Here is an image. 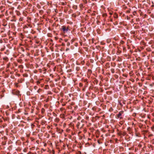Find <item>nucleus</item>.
I'll list each match as a JSON object with an SVG mask.
<instances>
[{
    "mask_svg": "<svg viewBox=\"0 0 154 154\" xmlns=\"http://www.w3.org/2000/svg\"><path fill=\"white\" fill-rule=\"evenodd\" d=\"M123 111H121L118 114L116 115L117 119H122V117L121 116L122 115L123 113Z\"/></svg>",
    "mask_w": 154,
    "mask_h": 154,
    "instance_id": "1",
    "label": "nucleus"
},
{
    "mask_svg": "<svg viewBox=\"0 0 154 154\" xmlns=\"http://www.w3.org/2000/svg\"><path fill=\"white\" fill-rule=\"evenodd\" d=\"M62 29L63 30V31L64 32H67L68 30V28L67 27H66L64 26H62Z\"/></svg>",
    "mask_w": 154,
    "mask_h": 154,
    "instance_id": "2",
    "label": "nucleus"
},
{
    "mask_svg": "<svg viewBox=\"0 0 154 154\" xmlns=\"http://www.w3.org/2000/svg\"><path fill=\"white\" fill-rule=\"evenodd\" d=\"M3 59L4 60L7 61L8 60V58L6 57H5L3 58Z\"/></svg>",
    "mask_w": 154,
    "mask_h": 154,
    "instance_id": "3",
    "label": "nucleus"
},
{
    "mask_svg": "<svg viewBox=\"0 0 154 154\" xmlns=\"http://www.w3.org/2000/svg\"><path fill=\"white\" fill-rule=\"evenodd\" d=\"M37 88V87L36 86H35L34 87V88L35 89H36Z\"/></svg>",
    "mask_w": 154,
    "mask_h": 154,
    "instance_id": "4",
    "label": "nucleus"
},
{
    "mask_svg": "<svg viewBox=\"0 0 154 154\" xmlns=\"http://www.w3.org/2000/svg\"><path fill=\"white\" fill-rule=\"evenodd\" d=\"M37 83L38 84L40 83V82H37Z\"/></svg>",
    "mask_w": 154,
    "mask_h": 154,
    "instance_id": "5",
    "label": "nucleus"
},
{
    "mask_svg": "<svg viewBox=\"0 0 154 154\" xmlns=\"http://www.w3.org/2000/svg\"><path fill=\"white\" fill-rule=\"evenodd\" d=\"M69 49L68 48H67V49H66V51H67V50H69Z\"/></svg>",
    "mask_w": 154,
    "mask_h": 154,
    "instance_id": "6",
    "label": "nucleus"
},
{
    "mask_svg": "<svg viewBox=\"0 0 154 154\" xmlns=\"http://www.w3.org/2000/svg\"><path fill=\"white\" fill-rule=\"evenodd\" d=\"M39 91L38 90V92H39V91Z\"/></svg>",
    "mask_w": 154,
    "mask_h": 154,
    "instance_id": "7",
    "label": "nucleus"
},
{
    "mask_svg": "<svg viewBox=\"0 0 154 154\" xmlns=\"http://www.w3.org/2000/svg\"><path fill=\"white\" fill-rule=\"evenodd\" d=\"M39 91L38 90V92H39V91Z\"/></svg>",
    "mask_w": 154,
    "mask_h": 154,
    "instance_id": "8",
    "label": "nucleus"
}]
</instances>
